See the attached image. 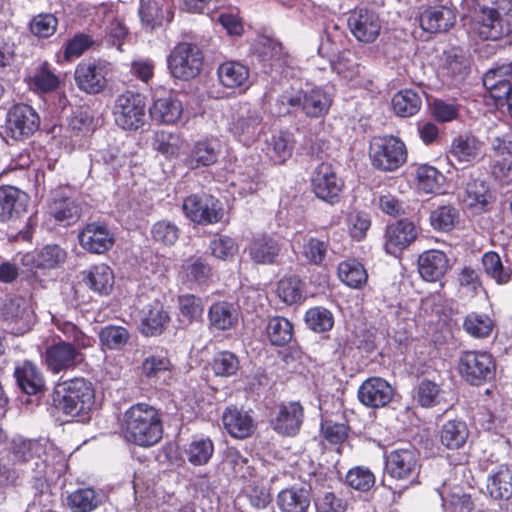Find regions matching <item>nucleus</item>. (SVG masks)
<instances>
[{
	"label": "nucleus",
	"mask_w": 512,
	"mask_h": 512,
	"mask_svg": "<svg viewBox=\"0 0 512 512\" xmlns=\"http://www.w3.org/2000/svg\"><path fill=\"white\" fill-rule=\"evenodd\" d=\"M182 210L188 219L200 225L218 223L223 217L218 201L209 204L198 194L187 196L183 201Z\"/></svg>",
	"instance_id": "393cba45"
},
{
	"label": "nucleus",
	"mask_w": 512,
	"mask_h": 512,
	"mask_svg": "<svg viewBox=\"0 0 512 512\" xmlns=\"http://www.w3.org/2000/svg\"><path fill=\"white\" fill-rule=\"evenodd\" d=\"M153 120L163 124L176 123L183 113L182 102L173 92H168L162 97L154 99L149 109Z\"/></svg>",
	"instance_id": "2f4dec72"
},
{
	"label": "nucleus",
	"mask_w": 512,
	"mask_h": 512,
	"mask_svg": "<svg viewBox=\"0 0 512 512\" xmlns=\"http://www.w3.org/2000/svg\"><path fill=\"white\" fill-rule=\"evenodd\" d=\"M221 420L227 433L236 439H246L256 429L252 416L234 405L225 408Z\"/></svg>",
	"instance_id": "c85d7f7f"
},
{
	"label": "nucleus",
	"mask_w": 512,
	"mask_h": 512,
	"mask_svg": "<svg viewBox=\"0 0 512 512\" xmlns=\"http://www.w3.org/2000/svg\"><path fill=\"white\" fill-rule=\"evenodd\" d=\"M469 437V429L465 421L452 419L446 421L439 430L440 443L449 450L462 448Z\"/></svg>",
	"instance_id": "79ce46f5"
},
{
	"label": "nucleus",
	"mask_w": 512,
	"mask_h": 512,
	"mask_svg": "<svg viewBox=\"0 0 512 512\" xmlns=\"http://www.w3.org/2000/svg\"><path fill=\"white\" fill-rule=\"evenodd\" d=\"M305 322L309 329L316 333L330 331L334 326V316L327 308L316 306L305 313Z\"/></svg>",
	"instance_id": "e2e57ef3"
},
{
	"label": "nucleus",
	"mask_w": 512,
	"mask_h": 512,
	"mask_svg": "<svg viewBox=\"0 0 512 512\" xmlns=\"http://www.w3.org/2000/svg\"><path fill=\"white\" fill-rule=\"evenodd\" d=\"M394 389L388 381L381 377H369L362 382L357 397L368 408H382L393 399Z\"/></svg>",
	"instance_id": "5701e85b"
},
{
	"label": "nucleus",
	"mask_w": 512,
	"mask_h": 512,
	"mask_svg": "<svg viewBox=\"0 0 512 512\" xmlns=\"http://www.w3.org/2000/svg\"><path fill=\"white\" fill-rule=\"evenodd\" d=\"M214 453V444L210 438L194 439L186 450L188 461L194 466L208 463Z\"/></svg>",
	"instance_id": "69168bd1"
},
{
	"label": "nucleus",
	"mask_w": 512,
	"mask_h": 512,
	"mask_svg": "<svg viewBox=\"0 0 512 512\" xmlns=\"http://www.w3.org/2000/svg\"><path fill=\"white\" fill-rule=\"evenodd\" d=\"M130 339L127 328L120 325H106L99 332V341L102 347L108 350L123 349Z\"/></svg>",
	"instance_id": "4d7b16f0"
},
{
	"label": "nucleus",
	"mask_w": 512,
	"mask_h": 512,
	"mask_svg": "<svg viewBox=\"0 0 512 512\" xmlns=\"http://www.w3.org/2000/svg\"><path fill=\"white\" fill-rule=\"evenodd\" d=\"M415 224L404 218L387 225L384 233V249L387 254L397 256L407 249L417 238Z\"/></svg>",
	"instance_id": "aec40b11"
},
{
	"label": "nucleus",
	"mask_w": 512,
	"mask_h": 512,
	"mask_svg": "<svg viewBox=\"0 0 512 512\" xmlns=\"http://www.w3.org/2000/svg\"><path fill=\"white\" fill-rule=\"evenodd\" d=\"M81 247L93 254H104L115 244V235L105 222L87 223L78 235Z\"/></svg>",
	"instance_id": "6ab92c4d"
},
{
	"label": "nucleus",
	"mask_w": 512,
	"mask_h": 512,
	"mask_svg": "<svg viewBox=\"0 0 512 512\" xmlns=\"http://www.w3.org/2000/svg\"><path fill=\"white\" fill-rule=\"evenodd\" d=\"M484 142L473 132L463 131L455 135L449 146V155L459 163L472 165L481 159Z\"/></svg>",
	"instance_id": "4be33fe9"
},
{
	"label": "nucleus",
	"mask_w": 512,
	"mask_h": 512,
	"mask_svg": "<svg viewBox=\"0 0 512 512\" xmlns=\"http://www.w3.org/2000/svg\"><path fill=\"white\" fill-rule=\"evenodd\" d=\"M310 188L319 200L336 205L343 198L345 181L337 173L336 168L330 162L319 163L311 172Z\"/></svg>",
	"instance_id": "0eeeda50"
},
{
	"label": "nucleus",
	"mask_w": 512,
	"mask_h": 512,
	"mask_svg": "<svg viewBox=\"0 0 512 512\" xmlns=\"http://www.w3.org/2000/svg\"><path fill=\"white\" fill-rule=\"evenodd\" d=\"M417 263L421 278L427 282L441 280L450 268V260L446 253L437 249L422 252Z\"/></svg>",
	"instance_id": "cd10ccee"
},
{
	"label": "nucleus",
	"mask_w": 512,
	"mask_h": 512,
	"mask_svg": "<svg viewBox=\"0 0 512 512\" xmlns=\"http://www.w3.org/2000/svg\"><path fill=\"white\" fill-rule=\"evenodd\" d=\"M67 258V252L57 244H47L39 250L25 253L21 264L28 271L51 270L60 267Z\"/></svg>",
	"instance_id": "b1692460"
},
{
	"label": "nucleus",
	"mask_w": 512,
	"mask_h": 512,
	"mask_svg": "<svg viewBox=\"0 0 512 512\" xmlns=\"http://www.w3.org/2000/svg\"><path fill=\"white\" fill-rule=\"evenodd\" d=\"M304 421V408L299 401L282 402L270 419V425L282 436H296Z\"/></svg>",
	"instance_id": "a211bd4d"
},
{
	"label": "nucleus",
	"mask_w": 512,
	"mask_h": 512,
	"mask_svg": "<svg viewBox=\"0 0 512 512\" xmlns=\"http://www.w3.org/2000/svg\"><path fill=\"white\" fill-rule=\"evenodd\" d=\"M415 179L418 187L425 193H438L445 176L434 166L422 164L416 169Z\"/></svg>",
	"instance_id": "5fc2aeb1"
},
{
	"label": "nucleus",
	"mask_w": 512,
	"mask_h": 512,
	"mask_svg": "<svg viewBox=\"0 0 512 512\" xmlns=\"http://www.w3.org/2000/svg\"><path fill=\"white\" fill-rule=\"evenodd\" d=\"M371 165L381 172H394L408 159L405 142L398 136L383 135L374 138L369 148Z\"/></svg>",
	"instance_id": "39448f33"
},
{
	"label": "nucleus",
	"mask_w": 512,
	"mask_h": 512,
	"mask_svg": "<svg viewBox=\"0 0 512 512\" xmlns=\"http://www.w3.org/2000/svg\"><path fill=\"white\" fill-rule=\"evenodd\" d=\"M279 113L291 114L297 110L310 119L324 118L333 103L332 96L322 87L315 86L307 90H299L295 94L285 93L278 99Z\"/></svg>",
	"instance_id": "20e7f679"
},
{
	"label": "nucleus",
	"mask_w": 512,
	"mask_h": 512,
	"mask_svg": "<svg viewBox=\"0 0 512 512\" xmlns=\"http://www.w3.org/2000/svg\"><path fill=\"white\" fill-rule=\"evenodd\" d=\"M101 499L93 488H78L67 496V506L72 512H92L99 507Z\"/></svg>",
	"instance_id": "603ef678"
},
{
	"label": "nucleus",
	"mask_w": 512,
	"mask_h": 512,
	"mask_svg": "<svg viewBox=\"0 0 512 512\" xmlns=\"http://www.w3.org/2000/svg\"><path fill=\"white\" fill-rule=\"evenodd\" d=\"M177 304L180 316L188 324H192L202 318L204 312L203 301L199 296L191 293L179 295Z\"/></svg>",
	"instance_id": "680f3d73"
},
{
	"label": "nucleus",
	"mask_w": 512,
	"mask_h": 512,
	"mask_svg": "<svg viewBox=\"0 0 512 512\" xmlns=\"http://www.w3.org/2000/svg\"><path fill=\"white\" fill-rule=\"evenodd\" d=\"M458 287L467 295L472 297L479 294L483 288L481 276L477 269L469 265L460 268L456 275Z\"/></svg>",
	"instance_id": "338daca9"
},
{
	"label": "nucleus",
	"mask_w": 512,
	"mask_h": 512,
	"mask_svg": "<svg viewBox=\"0 0 512 512\" xmlns=\"http://www.w3.org/2000/svg\"><path fill=\"white\" fill-rule=\"evenodd\" d=\"M306 284L303 279L296 275L283 276L277 283L276 294L286 305L292 306L305 301Z\"/></svg>",
	"instance_id": "58836bf2"
},
{
	"label": "nucleus",
	"mask_w": 512,
	"mask_h": 512,
	"mask_svg": "<svg viewBox=\"0 0 512 512\" xmlns=\"http://www.w3.org/2000/svg\"><path fill=\"white\" fill-rule=\"evenodd\" d=\"M478 15L476 30L483 40H499L512 33V0H466Z\"/></svg>",
	"instance_id": "7ed1b4c3"
},
{
	"label": "nucleus",
	"mask_w": 512,
	"mask_h": 512,
	"mask_svg": "<svg viewBox=\"0 0 512 512\" xmlns=\"http://www.w3.org/2000/svg\"><path fill=\"white\" fill-rule=\"evenodd\" d=\"M113 115L115 123L124 130L135 131L145 123L146 104L139 93L126 91L116 98Z\"/></svg>",
	"instance_id": "1a4fd4ad"
},
{
	"label": "nucleus",
	"mask_w": 512,
	"mask_h": 512,
	"mask_svg": "<svg viewBox=\"0 0 512 512\" xmlns=\"http://www.w3.org/2000/svg\"><path fill=\"white\" fill-rule=\"evenodd\" d=\"M266 335L273 346L283 347L293 338V324L283 316H273L268 319Z\"/></svg>",
	"instance_id": "3c124183"
},
{
	"label": "nucleus",
	"mask_w": 512,
	"mask_h": 512,
	"mask_svg": "<svg viewBox=\"0 0 512 512\" xmlns=\"http://www.w3.org/2000/svg\"><path fill=\"white\" fill-rule=\"evenodd\" d=\"M483 85L496 106H506L512 118V61L488 70L484 74Z\"/></svg>",
	"instance_id": "9b49d317"
},
{
	"label": "nucleus",
	"mask_w": 512,
	"mask_h": 512,
	"mask_svg": "<svg viewBox=\"0 0 512 512\" xmlns=\"http://www.w3.org/2000/svg\"><path fill=\"white\" fill-rule=\"evenodd\" d=\"M459 221V210L451 204L439 206L430 214L431 226L441 232L452 231Z\"/></svg>",
	"instance_id": "6e6d98bb"
},
{
	"label": "nucleus",
	"mask_w": 512,
	"mask_h": 512,
	"mask_svg": "<svg viewBox=\"0 0 512 512\" xmlns=\"http://www.w3.org/2000/svg\"><path fill=\"white\" fill-rule=\"evenodd\" d=\"M150 234L155 243L170 247L178 241L180 228L173 221L163 219L152 225Z\"/></svg>",
	"instance_id": "052dcab7"
},
{
	"label": "nucleus",
	"mask_w": 512,
	"mask_h": 512,
	"mask_svg": "<svg viewBox=\"0 0 512 512\" xmlns=\"http://www.w3.org/2000/svg\"><path fill=\"white\" fill-rule=\"evenodd\" d=\"M463 328L470 336L484 339L492 333L494 322L486 314L471 312L464 318Z\"/></svg>",
	"instance_id": "13d9d810"
},
{
	"label": "nucleus",
	"mask_w": 512,
	"mask_h": 512,
	"mask_svg": "<svg viewBox=\"0 0 512 512\" xmlns=\"http://www.w3.org/2000/svg\"><path fill=\"white\" fill-rule=\"evenodd\" d=\"M208 321L211 330H231L238 323V312L232 303L217 301L208 310Z\"/></svg>",
	"instance_id": "4c0bfd02"
},
{
	"label": "nucleus",
	"mask_w": 512,
	"mask_h": 512,
	"mask_svg": "<svg viewBox=\"0 0 512 512\" xmlns=\"http://www.w3.org/2000/svg\"><path fill=\"white\" fill-rule=\"evenodd\" d=\"M294 135L289 131H279L273 134L268 142V153L276 164H284L293 153Z\"/></svg>",
	"instance_id": "de8ad7c7"
},
{
	"label": "nucleus",
	"mask_w": 512,
	"mask_h": 512,
	"mask_svg": "<svg viewBox=\"0 0 512 512\" xmlns=\"http://www.w3.org/2000/svg\"><path fill=\"white\" fill-rule=\"evenodd\" d=\"M7 456L13 464H19L34 459L41 462L42 459L45 457L49 459L50 456L62 458V453L52 443H43L40 440L25 439L18 436L10 441Z\"/></svg>",
	"instance_id": "ddd939ff"
},
{
	"label": "nucleus",
	"mask_w": 512,
	"mask_h": 512,
	"mask_svg": "<svg viewBox=\"0 0 512 512\" xmlns=\"http://www.w3.org/2000/svg\"><path fill=\"white\" fill-rule=\"evenodd\" d=\"M95 404V390L92 383L83 377L56 384L51 393V406L71 420L84 421Z\"/></svg>",
	"instance_id": "f03ea898"
},
{
	"label": "nucleus",
	"mask_w": 512,
	"mask_h": 512,
	"mask_svg": "<svg viewBox=\"0 0 512 512\" xmlns=\"http://www.w3.org/2000/svg\"><path fill=\"white\" fill-rule=\"evenodd\" d=\"M455 21L454 11L446 6L429 7L420 16L421 27L430 33L446 32Z\"/></svg>",
	"instance_id": "72a5a7b5"
},
{
	"label": "nucleus",
	"mask_w": 512,
	"mask_h": 512,
	"mask_svg": "<svg viewBox=\"0 0 512 512\" xmlns=\"http://www.w3.org/2000/svg\"><path fill=\"white\" fill-rule=\"evenodd\" d=\"M138 330L145 337L162 335L168 328L171 317L165 304L159 299H153L139 309Z\"/></svg>",
	"instance_id": "f3484780"
},
{
	"label": "nucleus",
	"mask_w": 512,
	"mask_h": 512,
	"mask_svg": "<svg viewBox=\"0 0 512 512\" xmlns=\"http://www.w3.org/2000/svg\"><path fill=\"white\" fill-rule=\"evenodd\" d=\"M348 26L354 37L363 43L374 42L381 31L379 15L368 8H356L348 18Z\"/></svg>",
	"instance_id": "412c9836"
},
{
	"label": "nucleus",
	"mask_w": 512,
	"mask_h": 512,
	"mask_svg": "<svg viewBox=\"0 0 512 512\" xmlns=\"http://www.w3.org/2000/svg\"><path fill=\"white\" fill-rule=\"evenodd\" d=\"M487 489L495 500H509L512 497V468L500 465L488 478Z\"/></svg>",
	"instance_id": "c03bdc74"
},
{
	"label": "nucleus",
	"mask_w": 512,
	"mask_h": 512,
	"mask_svg": "<svg viewBox=\"0 0 512 512\" xmlns=\"http://www.w3.org/2000/svg\"><path fill=\"white\" fill-rule=\"evenodd\" d=\"M340 281L352 289H362L368 282V272L365 266L356 258L341 261L337 267Z\"/></svg>",
	"instance_id": "a19ab883"
},
{
	"label": "nucleus",
	"mask_w": 512,
	"mask_h": 512,
	"mask_svg": "<svg viewBox=\"0 0 512 512\" xmlns=\"http://www.w3.org/2000/svg\"><path fill=\"white\" fill-rule=\"evenodd\" d=\"M58 27V19L52 13H39L32 17L28 28L30 33L38 39H47L53 36Z\"/></svg>",
	"instance_id": "0e129e2a"
},
{
	"label": "nucleus",
	"mask_w": 512,
	"mask_h": 512,
	"mask_svg": "<svg viewBox=\"0 0 512 512\" xmlns=\"http://www.w3.org/2000/svg\"><path fill=\"white\" fill-rule=\"evenodd\" d=\"M217 76L222 86L229 89H246L250 76L249 68L239 61L229 60L217 68Z\"/></svg>",
	"instance_id": "f704fd0d"
},
{
	"label": "nucleus",
	"mask_w": 512,
	"mask_h": 512,
	"mask_svg": "<svg viewBox=\"0 0 512 512\" xmlns=\"http://www.w3.org/2000/svg\"><path fill=\"white\" fill-rule=\"evenodd\" d=\"M82 276L85 285L99 295H108L114 284L113 271L105 264L90 267L82 272Z\"/></svg>",
	"instance_id": "ea45409f"
},
{
	"label": "nucleus",
	"mask_w": 512,
	"mask_h": 512,
	"mask_svg": "<svg viewBox=\"0 0 512 512\" xmlns=\"http://www.w3.org/2000/svg\"><path fill=\"white\" fill-rule=\"evenodd\" d=\"M44 363L53 374L74 370L82 361L83 354L70 342L59 339L44 352Z\"/></svg>",
	"instance_id": "dca6fc26"
},
{
	"label": "nucleus",
	"mask_w": 512,
	"mask_h": 512,
	"mask_svg": "<svg viewBox=\"0 0 512 512\" xmlns=\"http://www.w3.org/2000/svg\"><path fill=\"white\" fill-rule=\"evenodd\" d=\"M163 433L162 416L154 406L140 402L123 413L120 434L127 443L149 448L162 440Z\"/></svg>",
	"instance_id": "f257e3e1"
},
{
	"label": "nucleus",
	"mask_w": 512,
	"mask_h": 512,
	"mask_svg": "<svg viewBox=\"0 0 512 512\" xmlns=\"http://www.w3.org/2000/svg\"><path fill=\"white\" fill-rule=\"evenodd\" d=\"M385 470L396 480H410L418 475L421 464L416 448L409 446L385 453Z\"/></svg>",
	"instance_id": "2eb2a0df"
},
{
	"label": "nucleus",
	"mask_w": 512,
	"mask_h": 512,
	"mask_svg": "<svg viewBox=\"0 0 512 512\" xmlns=\"http://www.w3.org/2000/svg\"><path fill=\"white\" fill-rule=\"evenodd\" d=\"M310 503V492L303 487L286 488L277 495V505L281 512H307Z\"/></svg>",
	"instance_id": "37998d69"
},
{
	"label": "nucleus",
	"mask_w": 512,
	"mask_h": 512,
	"mask_svg": "<svg viewBox=\"0 0 512 512\" xmlns=\"http://www.w3.org/2000/svg\"><path fill=\"white\" fill-rule=\"evenodd\" d=\"M489 175L500 186L512 185V139L495 137L491 143Z\"/></svg>",
	"instance_id": "4468645a"
},
{
	"label": "nucleus",
	"mask_w": 512,
	"mask_h": 512,
	"mask_svg": "<svg viewBox=\"0 0 512 512\" xmlns=\"http://www.w3.org/2000/svg\"><path fill=\"white\" fill-rule=\"evenodd\" d=\"M29 196L20 189L0 186V221L15 222L27 212Z\"/></svg>",
	"instance_id": "bb28decb"
},
{
	"label": "nucleus",
	"mask_w": 512,
	"mask_h": 512,
	"mask_svg": "<svg viewBox=\"0 0 512 512\" xmlns=\"http://www.w3.org/2000/svg\"><path fill=\"white\" fill-rule=\"evenodd\" d=\"M458 370L468 383L480 385L494 376L495 361L485 351H464L459 358Z\"/></svg>",
	"instance_id": "f8f14e48"
},
{
	"label": "nucleus",
	"mask_w": 512,
	"mask_h": 512,
	"mask_svg": "<svg viewBox=\"0 0 512 512\" xmlns=\"http://www.w3.org/2000/svg\"><path fill=\"white\" fill-rule=\"evenodd\" d=\"M262 117L256 111H247L245 115H239L230 123L229 131L233 136L246 146L254 143L260 133Z\"/></svg>",
	"instance_id": "473e14b6"
},
{
	"label": "nucleus",
	"mask_w": 512,
	"mask_h": 512,
	"mask_svg": "<svg viewBox=\"0 0 512 512\" xmlns=\"http://www.w3.org/2000/svg\"><path fill=\"white\" fill-rule=\"evenodd\" d=\"M391 105L397 116L408 118L419 112L422 99L416 91L412 89H402L394 94Z\"/></svg>",
	"instance_id": "09e8293b"
},
{
	"label": "nucleus",
	"mask_w": 512,
	"mask_h": 512,
	"mask_svg": "<svg viewBox=\"0 0 512 512\" xmlns=\"http://www.w3.org/2000/svg\"><path fill=\"white\" fill-rule=\"evenodd\" d=\"M48 214L55 222L69 225L78 218L79 208L71 197L56 195L48 205Z\"/></svg>",
	"instance_id": "49530a36"
},
{
	"label": "nucleus",
	"mask_w": 512,
	"mask_h": 512,
	"mask_svg": "<svg viewBox=\"0 0 512 512\" xmlns=\"http://www.w3.org/2000/svg\"><path fill=\"white\" fill-rule=\"evenodd\" d=\"M416 401L423 408H431L446 403L445 391L434 381L423 379L416 389Z\"/></svg>",
	"instance_id": "864d4df0"
},
{
	"label": "nucleus",
	"mask_w": 512,
	"mask_h": 512,
	"mask_svg": "<svg viewBox=\"0 0 512 512\" xmlns=\"http://www.w3.org/2000/svg\"><path fill=\"white\" fill-rule=\"evenodd\" d=\"M180 275L188 283L208 286L213 277V268L202 255H191L182 261Z\"/></svg>",
	"instance_id": "c756f323"
},
{
	"label": "nucleus",
	"mask_w": 512,
	"mask_h": 512,
	"mask_svg": "<svg viewBox=\"0 0 512 512\" xmlns=\"http://www.w3.org/2000/svg\"><path fill=\"white\" fill-rule=\"evenodd\" d=\"M481 264L484 273L498 285H505L512 279V269L503 265L500 255L495 251H487L482 255Z\"/></svg>",
	"instance_id": "8fccbe9b"
},
{
	"label": "nucleus",
	"mask_w": 512,
	"mask_h": 512,
	"mask_svg": "<svg viewBox=\"0 0 512 512\" xmlns=\"http://www.w3.org/2000/svg\"><path fill=\"white\" fill-rule=\"evenodd\" d=\"M112 71L110 62L103 59H86L75 68L74 79L79 90L96 95L102 93L108 85V75Z\"/></svg>",
	"instance_id": "6e6552de"
},
{
	"label": "nucleus",
	"mask_w": 512,
	"mask_h": 512,
	"mask_svg": "<svg viewBox=\"0 0 512 512\" xmlns=\"http://www.w3.org/2000/svg\"><path fill=\"white\" fill-rule=\"evenodd\" d=\"M39 127L40 116L32 106L16 103L7 110L4 129L10 138L23 141L31 137Z\"/></svg>",
	"instance_id": "9d476101"
},
{
	"label": "nucleus",
	"mask_w": 512,
	"mask_h": 512,
	"mask_svg": "<svg viewBox=\"0 0 512 512\" xmlns=\"http://www.w3.org/2000/svg\"><path fill=\"white\" fill-rule=\"evenodd\" d=\"M17 384L27 395H36L45 389V379L39 369L30 361H24L15 368Z\"/></svg>",
	"instance_id": "e433bc0d"
},
{
	"label": "nucleus",
	"mask_w": 512,
	"mask_h": 512,
	"mask_svg": "<svg viewBox=\"0 0 512 512\" xmlns=\"http://www.w3.org/2000/svg\"><path fill=\"white\" fill-rule=\"evenodd\" d=\"M263 61H267L271 68H284L289 66V54L285 51L282 43L267 39L263 44L261 52Z\"/></svg>",
	"instance_id": "774afa93"
},
{
	"label": "nucleus",
	"mask_w": 512,
	"mask_h": 512,
	"mask_svg": "<svg viewBox=\"0 0 512 512\" xmlns=\"http://www.w3.org/2000/svg\"><path fill=\"white\" fill-rule=\"evenodd\" d=\"M220 149L216 140L205 138L196 141L186 158V165L190 169L209 167L217 163Z\"/></svg>",
	"instance_id": "c9c22d12"
},
{
	"label": "nucleus",
	"mask_w": 512,
	"mask_h": 512,
	"mask_svg": "<svg viewBox=\"0 0 512 512\" xmlns=\"http://www.w3.org/2000/svg\"><path fill=\"white\" fill-rule=\"evenodd\" d=\"M204 65L202 49L192 42H179L167 56L170 75L180 81H190L200 75Z\"/></svg>",
	"instance_id": "423d86ee"
},
{
	"label": "nucleus",
	"mask_w": 512,
	"mask_h": 512,
	"mask_svg": "<svg viewBox=\"0 0 512 512\" xmlns=\"http://www.w3.org/2000/svg\"><path fill=\"white\" fill-rule=\"evenodd\" d=\"M493 199L490 187L485 180L470 176L463 186L462 201L470 209L486 212Z\"/></svg>",
	"instance_id": "7c9ffc66"
},
{
	"label": "nucleus",
	"mask_w": 512,
	"mask_h": 512,
	"mask_svg": "<svg viewBox=\"0 0 512 512\" xmlns=\"http://www.w3.org/2000/svg\"><path fill=\"white\" fill-rule=\"evenodd\" d=\"M329 247L328 236L323 238L306 236L300 247V254L307 264L321 267L326 260Z\"/></svg>",
	"instance_id": "a18cd8bd"
},
{
	"label": "nucleus",
	"mask_w": 512,
	"mask_h": 512,
	"mask_svg": "<svg viewBox=\"0 0 512 512\" xmlns=\"http://www.w3.org/2000/svg\"><path fill=\"white\" fill-rule=\"evenodd\" d=\"M210 365L215 376L231 377L238 372L240 361L233 352L223 350L215 353Z\"/></svg>",
	"instance_id": "bf43d9fd"
},
{
	"label": "nucleus",
	"mask_w": 512,
	"mask_h": 512,
	"mask_svg": "<svg viewBox=\"0 0 512 512\" xmlns=\"http://www.w3.org/2000/svg\"><path fill=\"white\" fill-rule=\"evenodd\" d=\"M245 251L252 262L259 265H275L281 255L282 245L278 239L268 233L254 236Z\"/></svg>",
	"instance_id": "a878e982"
}]
</instances>
